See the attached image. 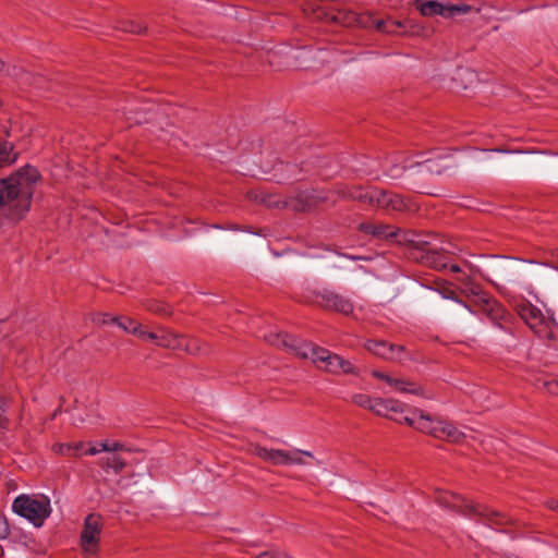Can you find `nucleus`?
<instances>
[{"mask_svg":"<svg viewBox=\"0 0 558 558\" xmlns=\"http://www.w3.org/2000/svg\"><path fill=\"white\" fill-rule=\"evenodd\" d=\"M414 167L416 168V174L423 178L427 174H440L445 169L439 161L434 159L417 161Z\"/></svg>","mask_w":558,"mask_h":558,"instance_id":"obj_25","label":"nucleus"},{"mask_svg":"<svg viewBox=\"0 0 558 558\" xmlns=\"http://www.w3.org/2000/svg\"><path fill=\"white\" fill-rule=\"evenodd\" d=\"M182 336H178L169 331H162L159 336L158 345L167 349L177 350L182 347Z\"/></svg>","mask_w":558,"mask_h":558,"instance_id":"obj_27","label":"nucleus"},{"mask_svg":"<svg viewBox=\"0 0 558 558\" xmlns=\"http://www.w3.org/2000/svg\"><path fill=\"white\" fill-rule=\"evenodd\" d=\"M545 387L550 393L558 396V379L546 381Z\"/></svg>","mask_w":558,"mask_h":558,"instance_id":"obj_41","label":"nucleus"},{"mask_svg":"<svg viewBox=\"0 0 558 558\" xmlns=\"http://www.w3.org/2000/svg\"><path fill=\"white\" fill-rule=\"evenodd\" d=\"M450 271H451V272H460V271H461V268H460V266H459V265L453 264V265H451V266H450Z\"/></svg>","mask_w":558,"mask_h":558,"instance_id":"obj_50","label":"nucleus"},{"mask_svg":"<svg viewBox=\"0 0 558 558\" xmlns=\"http://www.w3.org/2000/svg\"><path fill=\"white\" fill-rule=\"evenodd\" d=\"M99 452H100L99 448L89 447L84 453L88 454V456H95V454H97Z\"/></svg>","mask_w":558,"mask_h":558,"instance_id":"obj_46","label":"nucleus"},{"mask_svg":"<svg viewBox=\"0 0 558 558\" xmlns=\"http://www.w3.org/2000/svg\"><path fill=\"white\" fill-rule=\"evenodd\" d=\"M372 375H373V377H375V378H377V379H380V380H384V381H385V379H386V378H387V376H388L387 374L381 373V372H379V371H373V372H372Z\"/></svg>","mask_w":558,"mask_h":558,"instance_id":"obj_44","label":"nucleus"},{"mask_svg":"<svg viewBox=\"0 0 558 558\" xmlns=\"http://www.w3.org/2000/svg\"><path fill=\"white\" fill-rule=\"evenodd\" d=\"M357 230L364 234L372 235L380 240L396 236V232L391 230L390 226L376 225L371 221L361 222L357 227Z\"/></svg>","mask_w":558,"mask_h":558,"instance_id":"obj_19","label":"nucleus"},{"mask_svg":"<svg viewBox=\"0 0 558 558\" xmlns=\"http://www.w3.org/2000/svg\"><path fill=\"white\" fill-rule=\"evenodd\" d=\"M118 28L124 33H131L135 35H141L146 31V26L142 22L134 20L120 22Z\"/></svg>","mask_w":558,"mask_h":558,"instance_id":"obj_30","label":"nucleus"},{"mask_svg":"<svg viewBox=\"0 0 558 558\" xmlns=\"http://www.w3.org/2000/svg\"><path fill=\"white\" fill-rule=\"evenodd\" d=\"M114 318H117L118 320H114L113 325H117L119 328H121L125 332L131 333L133 336H136V333H140L138 328H140L141 324L137 323L136 320H134L133 318L128 317V316H119V315H116Z\"/></svg>","mask_w":558,"mask_h":558,"instance_id":"obj_28","label":"nucleus"},{"mask_svg":"<svg viewBox=\"0 0 558 558\" xmlns=\"http://www.w3.org/2000/svg\"><path fill=\"white\" fill-rule=\"evenodd\" d=\"M265 340L271 345L282 349L295 356L312 362L322 371L338 375L339 355L315 345L288 332H269Z\"/></svg>","mask_w":558,"mask_h":558,"instance_id":"obj_1","label":"nucleus"},{"mask_svg":"<svg viewBox=\"0 0 558 558\" xmlns=\"http://www.w3.org/2000/svg\"><path fill=\"white\" fill-rule=\"evenodd\" d=\"M146 308L155 314H158L160 316H169L171 315V308L167 303L160 302V301H149L146 304Z\"/></svg>","mask_w":558,"mask_h":558,"instance_id":"obj_31","label":"nucleus"},{"mask_svg":"<svg viewBox=\"0 0 558 558\" xmlns=\"http://www.w3.org/2000/svg\"><path fill=\"white\" fill-rule=\"evenodd\" d=\"M12 509L36 527H40L51 513L50 499L44 495L38 498L20 495L14 499Z\"/></svg>","mask_w":558,"mask_h":558,"instance_id":"obj_4","label":"nucleus"},{"mask_svg":"<svg viewBox=\"0 0 558 558\" xmlns=\"http://www.w3.org/2000/svg\"><path fill=\"white\" fill-rule=\"evenodd\" d=\"M114 316L109 313L98 312L94 314L92 320L98 326L113 325V322L118 320Z\"/></svg>","mask_w":558,"mask_h":558,"instance_id":"obj_34","label":"nucleus"},{"mask_svg":"<svg viewBox=\"0 0 558 558\" xmlns=\"http://www.w3.org/2000/svg\"><path fill=\"white\" fill-rule=\"evenodd\" d=\"M430 235L412 234L408 242V257L420 263L424 258V254H427L433 250L435 244L429 240Z\"/></svg>","mask_w":558,"mask_h":558,"instance_id":"obj_15","label":"nucleus"},{"mask_svg":"<svg viewBox=\"0 0 558 558\" xmlns=\"http://www.w3.org/2000/svg\"><path fill=\"white\" fill-rule=\"evenodd\" d=\"M372 411L377 415L391 418L393 414H402V402L396 399L374 398Z\"/></svg>","mask_w":558,"mask_h":558,"instance_id":"obj_16","label":"nucleus"},{"mask_svg":"<svg viewBox=\"0 0 558 558\" xmlns=\"http://www.w3.org/2000/svg\"><path fill=\"white\" fill-rule=\"evenodd\" d=\"M31 192L22 190L10 175L0 179V208L8 207L9 217L23 219L31 210Z\"/></svg>","mask_w":558,"mask_h":558,"instance_id":"obj_3","label":"nucleus"},{"mask_svg":"<svg viewBox=\"0 0 558 558\" xmlns=\"http://www.w3.org/2000/svg\"><path fill=\"white\" fill-rule=\"evenodd\" d=\"M417 414L418 409H414L410 412V414H408L404 412V409L402 408V414H393V417H391V420L396 421L397 423L407 424L413 427Z\"/></svg>","mask_w":558,"mask_h":558,"instance_id":"obj_32","label":"nucleus"},{"mask_svg":"<svg viewBox=\"0 0 558 558\" xmlns=\"http://www.w3.org/2000/svg\"><path fill=\"white\" fill-rule=\"evenodd\" d=\"M247 196L250 199H253L256 203L263 204L269 208H280L287 206V202H284L279 194L269 193L264 190L250 191L247 192Z\"/></svg>","mask_w":558,"mask_h":558,"instance_id":"obj_17","label":"nucleus"},{"mask_svg":"<svg viewBox=\"0 0 558 558\" xmlns=\"http://www.w3.org/2000/svg\"><path fill=\"white\" fill-rule=\"evenodd\" d=\"M11 178L15 180V184L22 189L31 192V202L33 201V195L35 191V184L41 179V174L39 170L32 166L25 165L17 169L15 172L10 174Z\"/></svg>","mask_w":558,"mask_h":558,"instance_id":"obj_13","label":"nucleus"},{"mask_svg":"<svg viewBox=\"0 0 558 558\" xmlns=\"http://www.w3.org/2000/svg\"><path fill=\"white\" fill-rule=\"evenodd\" d=\"M101 530L102 517L99 513H90L85 518L81 533V546L88 558H94L98 554Z\"/></svg>","mask_w":558,"mask_h":558,"instance_id":"obj_6","label":"nucleus"},{"mask_svg":"<svg viewBox=\"0 0 558 558\" xmlns=\"http://www.w3.org/2000/svg\"><path fill=\"white\" fill-rule=\"evenodd\" d=\"M138 329H140V333H136V337L144 339V340H150L158 345L160 333L145 330L143 328L142 324L140 325Z\"/></svg>","mask_w":558,"mask_h":558,"instance_id":"obj_37","label":"nucleus"},{"mask_svg":"<svg viewBox=\"0 0 558 558\" xmlns=\"http://www.w3.org/2000/svg\"><path fill=\"white\" fill-rule=\"evenodd\" d=\"M98 465L104 470L111 469L116 474H118L125 468L126 462L119 454L112 453L99 459Z\"/></svg>","mask_w":558,"mask_h":558,"instance_id":"obj_26","label":"nucleus"},{"mask_svg":"<svg viewBox=\"0 0 558 558\" xmlns=\"http://www.w3.org/2000/svg\"><path fill=\"white\" fill-rule=\"evenodd\" d=\"M547 506H548L549 509L555 510V511L558 512V500L551 499V500H549L547 502Z\"/></svg>","mask_w":558,"mask_h":558,"instance_id":"obj_47","label":"nucleus"},{"mask_svg":"<svg viewBox=\"0 0 558 558\" xmlns=\"http://www.w3.org/2000/svg\"><path fill=\"white\" fill-rule=\"evenodd\" d=\"M255 454L266 462H270L275 465H286L288 461V451L281 449H267L265 447H256Z\"/></svg>","mask_w":558,"mask_h":558,"instance_id":"obj_22","label":"nucleus"},{"mask_svg":"<svg viewBox=\"0 0 558 558\" xmlns=\"http://www.w3.org/2000/svg\"><path fill=\"white\" fill-rule=\"evenodd\" d=\"M123 445L121 442H113L111 446H110V451H118V450H122L123 449Z\"/></svg>","mask_w":558,"mask_h":558,"instance_id":"obj_48","label":"nucleus"},{"mask_svg":"<svg viewBox=\"0 0 558 558\" xmlns=\"http://www.w3.org/2000/svg\"><path fill=\"white\" fill-rule=\"evenodd\" d=\"M413 7L423 15L427 17L440 15L445 19L453 17L456 15L465 14L471 11V5L468 4H442L436 0H414Z\"/></svg>","mask_w":558,"mask_h":558,"instance_id":"obj_7","label":"nucleus"},{"mask_svg":"<svg viewBox=\"0 0 558 558\" xmlns=\"http://www.w3.org/2000/svg\"><path fill=\"white\" fill-rule=\"evenodd\" d=\"M413 428L428 434L434 438L449 442L458 444L465 437V435L451 423L437 420L429 414H425L422 410H418Z\"/></svg>","mask_w":558,"mask_h":558,"instance_id":"obj_5","label":"nucleus"},{"mask_svg":"<svg viewBox=\"0 0 558 558\" xmlns=\"http://www.w3.org/2000/svg\"><path fill=\"white\" fill-rule=\"evenodd\" d=\"M7 407H8L7 399L3 397H0V427H5L8 424V418L4 416Z\"/></svg>","mask_w":558,"mask_h":558,"instance_id":"obj_40","label":"nucleus"},{"mask_svg":"<svg viewBox=\"0 0 558 558\" xmlns=\"http://www.w3.org/2000/svg\"><path fill=\"white\" fill-rule=\"evenodd\" d=\"M357 23L362 27H374L384 34L398 35L401 24L392 19H375L372 14L365 13L357 17Z\"/></svg>","mask_w":558,"mask_h":558,"instance_id":"obj_14","label":"nucleus"},{"mask_svg":"<svg viewBox=\"0 0 558 558\" xmlns=\"http://www.w3.org/2000/svg\"><path fill=\"white\" fill-rule=\"evenodd\" d=\"M519 316L529 325L530 328L534 329L538 325L543 324V314L539 308L531 303H522L517 306Z\"/></svg>","mask_w":558,"mask_h":558,"instance_id":"obj_18","label":"nucleus"},{"mask_svg":"<svg viewBox=\"0 0 558 558\" xmlns=\"http://www.w3.org/2000/svg\"><path fill=\"white\" fill-rule=\"evenodd\" d=\"M333 193L340 198L359 202L361 205L375 207L379 189L375 186L336 184Z\"/></svg>","mask_w":558,"mask_h":558,"instance_id":"obj_8","label":"nucleus"},{"mask_svg":"<svg viewBox=\"0 0 558 558\" xmlns=\"http://www.w3.org/2000/svg\"><path fill=\"white\" fill-rule=\"evenodd\" d=\"M256 558H292L284 551L280 550H265L259 553Z\"/></svg>","mask_w":558,"mask_h":558,"instance_id":"obj_38","label":"nucleus"},{"mask_svg":"<svg viewBox=\"0 0 558 558\" xmlns=\"http://www.w3.org/2000/svg\"><path fill=\"white\" fill-rule=\"evenodd\" d=\"M10 533V526L7 518L0 513V539H4L8 537Z\"/></svg>","mask_w":558,"mask_h":558,"instance_id":"obj_39","label":"nucleus"},{"mask_svg":"<svg viewBox=\"0 0 558 558\" xmlns=\"http://www.w3.org/2000/svg\"><path fill=\"white\" fill-rule=\"evenodd\" d=\"M185 351H190L189 344L185 345Z\"/></svg>","mask_w":558,"mask_h":558,"instance_id":"obj_53","label":"nucleus"},{"mask_svg":"<svg viewBox=\"0 0 558 558\" xmlns=\"http://www.w3.org/2000/svg\"><path fill=\"white\" fill-rule=\"evenodd\" d=\"M19 154L14 153V145L8 141L0 142V169L13 165Z\"/></svg>","mask_w":558,"mask_h":558,"instance_id":"obj_24","label":"nucleus"},{"mask_svg":"<svg viewBox=\"0 0 558 558\" xmlns=\"http://www.w3.org/2000/svg\"><path fill=\"white\" fill-rule=\"evenodd\" d=\"M72 447V457L81 456V451L84 448V442L80 441L76 444H71Z\"/></svg>","mask_w":558,"mask_h":558,"instance_id":"obj_43","label":"nucleus"},{"mask_svg":"<svg viewBox=\"0 0 558 558\" xmlns=\"http://www.w3.org/2000/svg\"><path fill=\"white\" fill-rule=\"evenodd\" d=\"M99 450H100V452L101 451H110V446L107 442H102V444H100Z\"/></svg>","mask_w":558,"mask_h":558,"instance_id":"obj_49","label":"nucleus"},{"mask_svg":"<svg viewBox=\"0 0 558 558\" xmlns=\"http://www.w3.org/2000/svg\"><path fill=\"white\" fill-rule=\"evenodd\" d=\"M325 201V197L318 196L315 193L300 192L292 207L298 211H311Z\"/></svg>","mask_w":558,"mask_h":558,"instance_id":"obj_20","label":"nucleus"},{"mask_svg":"<svg viewBox=\"0 0 558 558\" xmlns=\"http://www.w3.org/2000/svg\"><path fill=\"white\" fill-rule=\"evenodd\" d=\"M352 402L361 408L372 411L374 398H371L366 393H356L352 397Z\"/></svg>","mask_w":558,"mask_h":558,"instance_id":"obj_35","label":"nucleus"},{"mask_svg":"<svg viewBox=\"0 0 558 558\" xmlns=\"http://www.w3.org/2000/svg\"><path fill=\"white\" fill-rule=\"evenodd\" d=\"M442 248H438L436 245L427 254H424V258L420 264L426 265L435 269H444L447 267V257L441 253Z\"/></svg>","mask_w":558,"mask_h":558,"instance_id":"obj_23","label":"nucleus"},{"mask_svg":"<svg viewBox=\"0 0 558 558\" xmlns=\"http://www.w3.org/2000/svg\"><path fill=\"white\" fill-rule=\"evenodd\" d=\"M459 302H460L461 304H463V305H464V307L469 308L468 304H465V303H464V302H462V301H459Z\"/></svg>","mask_w":558,"mask_h":558,"instance_id":"obj_52","label":"nucleus"},{"mask_svg":"<svg viewBox=\"0 0 558 558\" xmlns=\"http://www.w3.org/2000/svg\"><path fill=\"white\" fill-rule=\"evenodd\" d=\"M341 373L348 374V375L349 374L354 375V374H357V371L350 361L344 360L342 356L339 355L338 374H341Z\"/></svg>","mask_w":558,"mask_h":558,"instance_id":"obj_36","label":"nucleus"},{"mask_svg":"<svg viewBox=\"0 0 558 558\" xmlns=\"http://www.w3.org/2000/svg\"><path fill=\"white\" fill-rule=\"evenodd\" d=\"M307 302L324 310L335 311L343 315H349L353 312V304L349 299L329 290L313 291L311 295L307 296Z\"/></svg>","mask_w":558,"mask_h":558,"instance_id":"obj_9","label":"nucleus"},{"mask_svg":"<svg viewBox=\"0 0 558 558\" xmlns=\"http://www.w3.org/2000/svg\"><path fill=\"white\" fill-rule=\"evenodd\" d=\"M306 456V457H310V458H313V453L310 452V451H304V450H300V449H295L294 451H288V458H287V462H286V465H291V464H305V461L301 458V456Z\"/></svg>","mask_w":558,"mask_h":558,"instance_id":"obj_33","label":"nucleus"},{"mask_svg":"<svg viewBox=\"0 0 558 558\" xmlns=\"http://www.w3.org/2000/svg\"><path fill=\"white\" fill-rule=\"evenodd\" d=\"M379 194L377 195L375 207L385 209L388 213H401L410 209V199L404 198L402 195L380 189Z\"/></svg>","mask_w":558,"mask_h":558,"instance_id":"obj_12","label":"nucleus"},{"mask_svg":"<svg viewBox=\"0 0 558 558\" xmlns=\"http://www.w3.org/2000/svg\"><path fill=\"white\" fill-rule=\"evenodd\" d=\"M59 448V452L62 454V456H66V457H72V447H71V444H60L58 446Z\"/></svg>","mask_w":558,"mask_h":558,"instance_id":"obj_42","label":"nucleus"},{"mask_svg":"<svg viewBox=\"0 0 558 558\" xmlns=\"http://www.w3.org/2000/svg\"><path fill=\"white\" fill-rule=\"evenodd\" d=\"M444 298L446 299H451V300H454V301H458V299L456 298V292L452 291V290H448L444 293Z\"/></svg>","mask_w":558,"mask_h":558,"instance_id":"obj_45","label":"nucleus"},{"mask_svg":"<svg viewBox=\"0 0 558 558\" xmlns=\"http://www.w3.org/2000/svg\"><path fill=\"white\" fill-rule=\"evenodd\" d=\"M365 349L374 355L390 362H402L408 356L407 349L403 345L393 344L386 340H367Z\"/></svg>","mask_w":558,"mask_h":558,"instance_id":"obj_10","label":"nucleus"},{"mask_svg":"<svg viewBox=\"0 0 558 558\" xmlns=\"http://www.w3.org/2000/svg\"><path fill=\"white\" fill-rule=\"evenodd\" d=\"M399 23L401 26L398 35L420 36L424 32V27L414 20L407 19L404 21H399Z\"/></svg>","mask_w":558,"mask_h":558,"instance_id":"obj_29","label":"nucleus"},{"mask_svg":"<svg viewBox=\"0 0 558 558\" xmlns=\"http://www.w3.org/2000/svg\"><path fill=\"white\" fill-rule=\"evenodd\" d=\"M385 381L399 392L412 393L415 396H424L426 398H429L424 393V389L420 385L409 379L395 378L388 375Z\"/></svg>","mask_w":558,"mask_h":558,"instance_id":"obj_21","label":"nucleus"},{"mask_svg":"<svg viewBox=\"0 0 558 558\" xmlns=\"http://www.w3.org/2000/svg\"><path fill=\"white\" fill-rule=\"evenodd\" d=\"M4 68V62L2 60H0V72L3 70Z\"/></svg>","mask_w":558,"mask_h":558,"instance_id":"obj_51","label":"nucleus"},{"mask_svg":"<svg viewBox=\"0 0 558 558\" xmlns=\"http://www.w3.org/2000/svg\"><path fill=\"white\" fill-rule=\"evenodd\" d=\"M434 500L439 506L463 517H478L483 520L485 525L495 530L514 524V521L508 514L494 510L480 502H474L462 495L449 490L436 489Z\"/></svg>","mask_w":558,"mask_h":558,"instance_id":"obj_2","label":"nucleus"},{"mask_svg":"<svg viewBox=\"0 0 558 558\" xmlns=\"http://www.w3.org/2000/svg\"><path fill=\"white\" fill-rule=\"evenodd\" d=\"M464 292L466 296L473 295L477 298V302L480 304H483V310L487 312L488 316L493 319H497L501 317L499 312L501 311V307L498 302L490 299L487 293H485L481 286L477 283H474L473 281L469 280L465 283Z\"/></svg>","mask_w":558,"mask_h":558,"instance_id":"obj_11","label":"nucleus"}]
</instances>
